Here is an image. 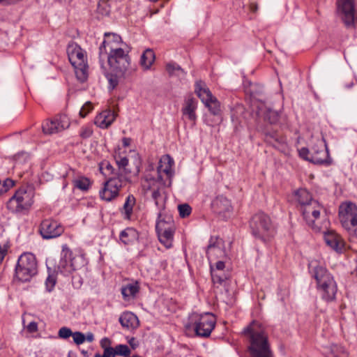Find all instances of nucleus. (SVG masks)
<instances>
[{"instance_id":"obj_1","label":"nucleus","mask_w":357,"mask_h":357,"mask_svg":"<svg viewBox=\"0 0 357 357\" xmlns=\"http://www.w3.org/2000/svg\"><path fill=\"white\" fill-rule=\"evenodd\" d=\"M121 37L116 33H105V39L99 47V59L101 68L106 71L104 59H107L111 73L106 77L109 87L114 89L119 82V78L125 77L130 66L129 51L123 47Z\"/></svg>"},{"instance_id":"obj_2","label":"nucleus","mask_w":357,"mask_h":357,"mask_svg":"<svg viewBox=\"0 0 357 357\" xmlns=\"http://www.w3.org/2000/svg\"><path fill=\"white\" fill-rule=\"evenodd\" d=\"M243 333L249 337L248 350L252 357H273L268 335L261 324L252 321L243 330Z\"/></svg>"},{"instance_id":"obj_3","label":"nucleus","mask_w":357,"mask_h":357,"mask_svg":"<svg viewBox=\"0 0 357 357\" xmlns=\"http://www.w3.org/2000/svg\"><path fill=\"white\" fill-rule=\"evenodd\" d=\"M308 270L317 282V289L321 292L322 299L327 302L334 301L337 291V286L333 276L317 260H312L309 262Z\"/></svg>"},{"instance_id":"obj_4","label":"nucleus","mask_w":357,"mask_h":357,"mask_svg":"<svg viewBox=\"0 0 357 357\" xmlns=\"http://www.w3.org/2000/svg\"><path fill=\"white\" fill-rule=\"evenodd\" d=\"M250 227L252 235L259 239L261 243H269L275 234L271 218L263 212H259L252 216Z\"/></svg>"},{"instance_id":"obj_5","label":"nucleus","mask_w":357,"mask_h":357,"mask_svg":"<svg viewBox=\"0 0 357 357\" xmlns=\"http://www.w3.org/2000/svg\"><path fill=\"white\" fill-rule=\"evenodd\" d=\"M67 54L69 61L75 68L77 78L81 82H84L88 77L85 51L77 43H72L68 45Z\"/></svg>"},{"instance_id":"obj_6","label":"nucleus","mask_w":357,"mask_h":357,"mask_svg":"<svg viewBox=\"0 0 357 357\" xmlns=\"http://www.w3.org/2000/svg\"><path fill=\"white\" fill-rule=\"evenodd\" d=\"M215 324L216 317L212 313H192L190 317V323L187 327H192L197 336L208 337L211 335Z\"/></svg>"},{"instance_id":"obj_7","label":"nucleus","mask_w":357,"mask_h":357,"mask_svg":"<svg viewBox=\"0 0 357 357\" xmlns=\"http://www.w3.org/2000/svg\"><path fill=\"white\" fill-rule=\"evenodd\" d=\"M84 264V259L79 250L76 249L73 251L68 247H63L58 265L59 271L61 274L68 276L82 266Z\"/></svg>"},{"instance_id":"obj_8","label":"nucleus","mask_w":357,"mask_h":357,"mask_svg":"<svg viewBox=\"0 0 357 357\" xmlns=\"http://www.w3.org/2000/svg\"><path fill=\"white\" fill-rule=\"evenodd\" d=\"M300 210L308 227L315 232L321 231L323 227L322 222L326 220L324 206L318 201L314 200Z\"/></svg>"},{"instance_id":"obj_9","label":"nucleus","mask_w":357,"mask_h":357,"mask_svg":"<svg viewBox=\"0 0 357 357\" xmlns=\"http://www.w3.org/2000/svg\"><path fill=\"white\" fill-rule=\"evenodd\" d=\"M114 160L118 166L117 176L120 178H126L129 182L132 176H137L140 172L141 160L138 153L134 154V162L130 164L129 158L121 153H115Z\"/></svg>"},{"instance_id":"obj_10","label":"nucleus","mask_w":357,"mask_h":357,"mask_svg":"<svg viewBox=\"0 0 357 357\" xmlns=\"http://www.w3.org/2000/svg\"><path fill=\"white\" fill-rule=\"evenodd\" d=\"M155 228L161 243L166 244L171 242L176 230V225L172 215L160 212Z\"/></svg>"},{"instance_id":"obj_11","label":"nucleus","mask_w":357,"mask_h":357,"mask_svg":"<svg viewBox=\"0 0 357 357\" xmlns=\"http://www.w3.org/2000/svg\"><path fill=\"white\" fill-rule=\"evenodd\" d=\"M195 91L197 96L213 115L218 116L220 114V103L218 99L213 96L204 82L202 81L196 82Z\"/></svg>"},{"instance_id":"obj_12","label":"nucleus","mask_w":357,"mask_h":357,"mask_svg":"<svg viewBox=\"0 0 357 357\" xmlns=\"http://www.w3.org/2000/svg\"><path fill=\"white\" fill-rule=\"evenodd\" d=\"M33 202V193L24 188H20L7 202V208L13 213L29 209Z\"/></svg>"},{"instance_id":"obj_13","label":"nucleus","mask_w":357,"mask_h":357,"mask_svg":"<svg viewBox=\"0 0 357 357\" xmlns=\"http://www.w3.org/2000/svg\"><path fill=\"white\" fill-rule=\"evenodd\" d=\"M125 180L126 178H120L116 175L109 177L99 192L100 198L106 202L115 199L119 196L123 185L128 183Z\"/></svg>"},{"instance_id":"obj_14","label":"nucleus","mask_w":357,"mask_h":357,"mask_svg":"<svg viewBox=\"0 0 357 357\" xmlns=\"http://www.w3.org/2000/svg\"><path fill=\"white\" fill-rule=\"evenodd\" d=\"M339 219L347 230L357 222V206L351 202L342 203L339 207Z\"/></svg>"},{"instance_id":"obj_15","label":"nucleus","mask_w":357,"mask_h":357,"mask_svg":"<svg viewBox=\"0 0 357 357\" xmlns=\"http://www.w3.org/2000/svg\"><path fill=\"white\" fill-rule=\"evenodd\" d=\"M337 13L345 25L347 27L352 26L356 20L354 0H337Z\"/></svg>"},{"instance_id":"obj_16","label":"nucleus","mask_w":357,"mask_h":357,"mask_svg":"<svg viewBox=\"0 0 357 357\" xmlns=\"http://www.w3.org/2000/svg\"><path fill=\"white\" fill-rule=\"evenodd\" d=\"M39 230L42 237L46 239L58 237L64 231L61 224L50 219L43 220Z\"/></svg>"},{"instance_id":"obj_17","label":"nucleus","mask_w":357,"mask_h":357,"mask_svg":"<svg viewBox=\"0 0 357 357\" xmlns=\"http://www.w3.org/2000/svg\"><path fill=\"white\" fill-rule=\"evenodd\" d=\"M70 121L66 115H60L43 125V130L47 134H54L67 129Z\"/></svg>"},{"instance_id":"obj_18","label":"nucleus","mask_w":357,"mask_h":357,"mask_svg":"<svg viewBox=\"0 0 357 357\" xmlns=\"http://www.w3.org/2000/svg\"><path fill=\"white\" fill-rule=\"evenodd\" d=\"M310 162L317 164H330V158L328 149L326 145H314L310 150Z\"/></svg>"},{"instance_id":"obj_19","label":"nucleus","mask_w":357,"mask_h":357,"mask_svg":"<svg viewBox=\"0 0 357 357\" xmlns=\"http://www.w3.org/2000/svg\"><path fill=\"white\" fill-rule=\"evenodd\" d=\"M213 211L223 218L230 216L232 206L230 201L224 196H218L212 202Z\"/></svg>"},{"instance_id":"obj_20","label":"nucleus","mask_w":357,"mask_h":357,"mask_svg":"<svg viewBox=\"0 0 357 357\" xmlns=\"http://www.w3.org/2000/svg\"><path fill=\"white\" fill-rule=\"evenodd\" d=\"M197 108V100L190 96L185 100L181 112L183 116L192 121L193 125L197 120L196 110Z\"/></svg>"},{"instance_id":"obj_21","label":"nucleus","mask_w":357,"mask_h":357,"mask_svg":"<svg viewBox=\"0 0 357 357\" xmlns=\"http://www.w3.org/2000/svg\"><path fill=\"white\" fill-rule=\"evenodd\" d=\"M116 116L114 112L105 110L96 116L94 123L100 128H107L114 122Z\"/></svg>"},{"instance_id":"obj_22","label":"nucleus","mask_w":357,"mask_h":357,"mask_svg":"<svg viewBox=\"0 0 357 357\" xmlns=\"http://www.w3.org/2000/svg\"><path fill=\"white\" fill-rule=\"evenodd\" d=\"M120 241L125 245H133L139 243V234L132 227H128L120 234Z\"/></svg>"},{"instance_id":"obj_23","label":"nucleus","mask_w":357,"mask_h":357,"mask_svg":"<svg viewBox=\"0 0 357 357\" xmlns=\"http://www.w3.org/2000/svg\"><path fill=\"white\" fill-rule=\"evenodd\" d=\"M122 327L128 330L136 328L139 326L137 317L132 312H125L119 317Z\"/></svg>"},{"instance_id":"obj_24","label":"nucleus","mask_w":357,"mask_h":357,"mask_svg":"<svg viewBox=\"0 0 357 357\" xmlns=\"http://www.w3.org/2000/svg\"><path fill=\"white\" fill-rule=\"evenodd\" d=\"M17 266L27 268L37 272V262L34 255L31 252L22 254L18 259Z\"/></svg>"},{"instance_id":"obj_25","label":"nucleus","mask_w":357,"mask_h":357,"mask_svg":"<svg viewBox=\"0 0 357 357\" xmlns=\"http://www.w3.org/2000/svg\"><path fill=\"white\" fill-rule=\"evenodd\" d=\"M173 159L169 155H164L159 162V165L158 167V174H160L161 173H164L167 177L171 178L173 176Z\"/></svg>"},{"instance_id":"obj_26","label":"nucleus","mask_w":357,"mask_h":357,"mask_svg":"<svg viewBox=\"0 0 357 357\" xmlns=\"http://www.w3.org/2000/svg\"><path fill=\"white\" fill-rule=\"evenodd\" d=\"M324 239L327 245H345L342 236L334 230H327L324 232Z\"/></svg>"},{"instance_id":"obj_27","label":"nucleus","mask_w":357,"mask_h":357,"mask_svg":"<svg viewBox=\"0 0 357 357\" xmlns=\"http://www.w3.org/2000/svg\"><path fill=\"white\" fill-rule=\"evenodd\" d=\"M37 273L36 271L27 268L16 266L15 278L20 282H26L29 281L31 278Z\"/></svg>"},{"instance_id":"obj_28","label":"nucleus","mask_w":357,"mask_h":357,"mask_svg":"<svg viewBox=\"0 0 357 357\" xmlns=\"http://www.w3.org/2000/svg\"><path fill=\"white\" fill-rule=\"evenodd\" d=\"M215 269L214 270L212 266L211 268V277L214 283L222 284L227 279L226 276L223 274H219L216 271H222L225 267V262L222 261H218L215 264Z\"/></svg>"},{"instance_id":"obj_29","label":"nucleus","mask_w":357,"mask_h":357,"mask_svg":"<svg viewBox=\"0 0 357 357\" xmlns=\"http://www.w3.org/2000/svg\"><path fill=\"white\" fill-rule=\"evenodd\" d=\"M296 201L301 205V208H303L312 201H314L312 195L306 189H299L295 193Z\"/></svg>"},{"instance_id":"obj_30","label":"nucleus","mask_w":357,"mask_h":357,"mask_svg":"<svg viewBox=\"0 0 357 357\" xmlns=\"http://www.w3.org/2000/svg\"><path fill=\"white\" fill-rule=\"evenodd\" d=\"M139 287L138 283L128 284L121 287V294L124 300L128 301L133 298L138 293Z\"/></svg>"},{"instance_id":"obj_31","label":"nucleus","mask_w":357,"mask_h":357,"mask_svg":"<svg viewBox=\"0 0 357 357\" xmlns=\"http://www.w3.org/2000/svg\"><path fill=\"white\" fill-rule=\"evenodd\" d=\"M154 61L155 54L153 51L151 49H147L141 56L140 64L145 70H148L150 68Z\"/></svg>"},{"instance_id":"obj_32","label":"nucleus","mask_w":357,"mask_h":357,"mask_svg":"<svg viewBox=\"0 0 357 357\" xmlns=\"http://www.w3.org/2000/svg\"><path fill=\"white\" fill-rule=\"evenodd\" d=\"M136 202L135 197L132 195H129L123 206L121 213L124 214V218L130 219L132 213V208Z\"/></svg>"},{"instance_id":"obj_33","label":"nucleus","mask_w":357,"mask_h":357,"mask_svg":"<svg viewBox=\"0 0 357 357\" xmlns=\"http://www.w3.org/2000/svg\"><path fill=\"white\" fill-rule=\"evenodd\" d=\"M280 114L277 111L273 110L270 108H266L263 114L264 121H268L271 124L278 123Z\"/></svg>"},{"instance_id":"obj_34","label":"nucleus","mask_w":357,"mask_h":357,"mask_svg":"<svg viewBox=\"0 0 357 357\" xmlns=\"http://www.w3.org/2000/svg\"><path fill=\"white\" fill-rule=\"evenodd\" d=\"M73 185L75 188L81 190H87L90 185L91 181L86 177H79L73 181Z\"/></svg>"},{"instance_id":"obj_35","label":"nucleus","mask_w":357,"mask_h":357,"mask_svg":"<svg viewBox=\"0 0 357 357\" xmlns=\"http://www.w3.org/2000/svg\"><path fill=\"white\" fill-rule=\"evenodd\" d=\"M116 356L128 357L131 353V350L126 344H118L114 348Z\"/></svg>"},{"instance_id":"obj_36","label":"nucleus","mask_w":357,"mask_h":357,"mask_svg":"<svg viewBox=\"0 0 357 357\" xmlns=\"http://www.w3.org/2000/svg\"><path fill=\"white\" fill-rule=\"evenodd\" d=\"M166 70L170 75H180L181 74H184L183 69L175 63H167Z\"/></svg>"},{"instance_id":"obj_37","label":"nucleus","mask_w":357,"mask_h":357,"mask_svg":"<svg viewBox=\"0 0 357 357\" xmlns=\"http://www.w3.org/2000/svg\"><path fill=\"white\" fill-rule=\"evenodd\" d=\"M151 198L155 202V204L158 207H162V196L159 189L153 190L151 192Z\"/></svg>"},{"instance_id":"obj_38","label":"nucleus","mask_w":357,"mask_h":357,"mask_svg":"<svg viewBox=\"0 0 357 357\" xmlns=\"http://www.w3.org/2000/svg\"><path fill=\"white\" fill-rule=\"evenodd\" d=\"M178 210L181 218H186L189 216L192 211L191 207L188 204L178 205Z\"/></svg>"},{"instance_id":"obj_39","label":"nucleus","mask_w":357,"mask_h":357,"mask_svg":"<svg viewBox=\"0 0 357 357\" xmlns=\"http://www.w3.org/2000/svg\"><path fill=\"white\" fill-rule=\"evenodd\" d=\"M73 333V332L70 328L63 326L59 330L58 336L61 339H67L72 336Z\"/></svg>"},{"instance_id":"obj_40","label":"nucleus","mask_w":357,"mask_h":357,"mask_svg":"<svg viewBox=\"0 0 357 357\" xmlns=\"http://www.w3.org/2000/svg\"><path fill=\"white\" fill-rule=\"evenodd\" d=\"M72 337L73 338L74 342L77 345H79L85 342V335L82 332H73Z\"/></svg>"},{"instance_id":"obj_41","label":"nucleus","mask_w":357,"mask_h":357,"mask_svg":"<svg viewBox=\"0 0 357 357\" xmlns=\"http://www.w3.org/2000/svg\"><path fill=\"white\" fill-rule=\"evenodd\" d=\"M350 241L353 243H356L355 240H357V222L354 224V225L351 226L349 229H347Z\"/></svg>"},{"instance_id":"obj_42","label":"nucleus","mask_w":357,"mask_h":357,"mask_svg":"<svg viewBox=\"0 0 357 357\" xmlns=\"http://www.w3.org/2000/svg\"><path fill=\"white\" fill-rule=\"evenodd\" d=\"M100 169L101 170H107V171L109 172V173H108V174H107L105 172H102V173L105 175L110 176V177L112 176H115V175H116V176H117V175H116L117 172L116 173L114 172L113 167L108 162H106L105 163H102V165L100 166Z\"/></svg>"},{"instance_id":"obj_43","label":"nucleus","mask_w":357,"mask_h":357,"mask_svg":"<svg viewBox=\"0 0 357 357\" xmlns=\"http://www.w3.org/2000/svg\"><path fill=\"white\" fill-rule=\"evenodd\" d=\"M93 134V130L90 126H84L81 128L79 131V136L82 139H87L90 137Z\"/></svg>"},{"instance_id":"obj_44","label":"nucleus","mask_w":357,"mask_h":357,"mask_svg":"<svg viewBox=\"0 0 357 357\" xmlns=\"http://www.w3.org/2000/svg\"><path fill=\"white\" fill-rule=\"evenodd\" d=\"M115 349L113 347L105 348L103 354L100 355L98 353L95 354L94 357H115Z\"/></svg>"},{"instance_id":"obj_45","label":"nucleus","mask_w":357,"mask_h":357,"mask_svg":"<svg viewBox=\"0 0 357 357\" xmlns=\"http://www.w3.org/2000/svg\"><path fill=\"white\" fill-rule=\"evenodd\" d=\"M231 244L232 242H225L223 241L221 238H220L218 236H212L209 241L208 245H220L221 244Z\"/></svg>"},{"instance_id":"obj_46","label":"nucleus","mask_w":357,"mask_h":357,"mask_svg":"<svg viewBox=\"0 0 357 357\" xmlns=\"http://www.w3.org/2000/svg\"><path fill=\"white\" fill-rule=\"evenodd\" d=\"M93 107L90 102H86L79 111V115L82 118L85 117L87 114L92 109Z\"/></svg>"},{"instance_id":"obj_47","label":"nucleus","mask_w":357,"mask_h":357,"mask_svg":"<svg viewBox=\"0 0 357 357\" xmlns=\"http://www.w3.org/2000/svg\"><path fill=\"white\" fill-rule=\"evenodd\" d=\"M299 156L305 160L310 161V151L307 148H301L298 151Z\"/></svg>"},{"instance_id":"obj_48","label":"nucleus","mask_w":357,"mask_h":357,"mask_svg":"<svg viewBox=\"0 0 357 357\" xmlns=\"http://www.w3.org/2000/svg\"><path fill=\"white\" fill-rule=\"evenodd\" d=\"M55 283H56L55 279L53 277H51L50 275H49L45 281V284H46L48 291H52V289H53V287L55 285Z\"/></svg>"},{"instance_id":"obj_49","label":"nucleus","mask_w":357,"mask_h":357,"mask_svg":"<svg viewBox=\"0 0 357 357\" xmlns=\"http://www.w3.org/2000/svg\"><path fill=\"white\" fill-rule=\"evenodd\" d=\"M27 331L30 333H35L38 331V324L35 321H31L27 325Z\"/></svg>"},{"instance_id":"obj_50","label":"nucleus","mask_w":357,"mask_h":357,"mask_svg":"<svg viewBox=\"0 0 357 357\" xmlns=\"http://www.w3.org/2000/svg\"><path fill=\"white\" fill-rule=\"evenodd\" d=\"M111 341L107 337H104L100 341V347L105 350V348H110Z\"/></svg>"},{"instance_id":"obj_51","label":"nucleus","mask_w":357,"mask_h":357,"mask_svg":"<svg viewBox=\"0 0 357 357\" xmlns=\"http://www.w3.org/2000/svg\"><path fill=\"white\" fill-rule=\"evenodd\" d=\"M1 183L3 185L4 188L6 189V192L14 185V181L10 178H6Z\"/></svg>"},{"instance_id":"obj_52","label":"nucleus","mask_w":357,"mask_h":357,"mask_svg":"<svg viewBox=\"0 0 357 357\" xmlns=\"http://www.w3.org/2000/svg\"><path fill=\"white\" fill-rule=\"evenodd\" d=\"M7 247H0V264L2 263L4 257L7 255Z\"/></svg>"},{"instance_id":"obj_53","label":"nucleus","mask_w":357,"mask_h":357,"mask_svg":"<svg viewBox=\"0 0 357 357\" xmlns=\"http://www.w3.org/2000/svg\"><path fill=\"white\" fill-rule=\"evenodd\" d=\"M332 249L338 254L343 253L348 247H331Z\"/></svg>"},{"instance_id":"obj_54","label":"nucleus","mask_w":357,"mask_h":357,"mask_svg":"<svg viewBox=\"0 0 357 357\" xmlns=\"http://www.w3.org/2000/svg\"><path fill=\"white\" fill-rule=\"evenodd\" d=\"M87 341L89 342H92L94 340V335L92 333L89 332L87 333L85 335V341Z\"/></svg>"},{"instance_id":"obj_55","label":"nucleus","mask_w":357,"mask_h":357,"mask_svg":"<svg viewBox=\"0 0 357 357\" xmlns=\"http://www.w3.org/2000/svg\"><path fill=\"white\" fill-rule=\"evenodd\" d=\"M122 142L124 146H128L130 144L131 139L130 138L124 137Z\"/></svg>"},{"instance_id":"obj_56","label":"nucleus","mask_w":357,"mask_h":357,"mask_svg":"<svg viewBox=\"0 0 357 357\" xmlns=\"http://www.w3.org/2000/svg\"><path fill=\"white\" fill-rule=\"evenodd\" d=\"M345 354H341L340 355L339 354H335L333 351H332L328 356V357H345Z\"/></svg>"},{"instance_id":"obj_57","label":"nucleus","mask_w":357,"mask_h":357,"mask_svg":"<svg viewBox=\"0 0 357 357\" xmlns=\"http://www.w3.org/2000/svg\"><path fill=\"white\" fill-rule=\"evenodd\" d=\"M5 192H6V189L4 188L3 185H2L1 182L0 181V195Z\"/></svg>"},{"instance_id":"obj_58","label":"nucleus","mask_w":357,"mask_h":357,"mask_svg":"<svg viewBox=\"0 0 357 357\" xmlns=\"http://www.w3.org/2000/svg\"><path fill=\"white\" fill-rule=\"evenodd\" d=\"M208 248H218L220 250V247H211V246H209V247H208Z\"/></svg>"},{"instance_id":"obj_59","label":"nucleus","mask_w":357,"mask_h":357,"mask_svg":"<svg viewBox=\"0 0 357 357\" xmlns=\"http://www.w3.org/2000/svg\"><path fill=\"white\" fill-rule=\"evenodd\" d=\"M3 347V342L2 341L0 340V349L2 348Z\"/></svg>"},{"instance_id":"obj_60","label":"nucleus","mask_w":357,"mask_h":357,"mask_svg":"<svg viewBox=\"0 0 357 357\" xmlns=\"http://www.w3.org/2000/svg\"><path fill=\"white\" fill-rule=\"evenodd\" d=\"M149 1H151V2H155V1H157L158 0H149Z\"/></svg>"}]
</instances>
